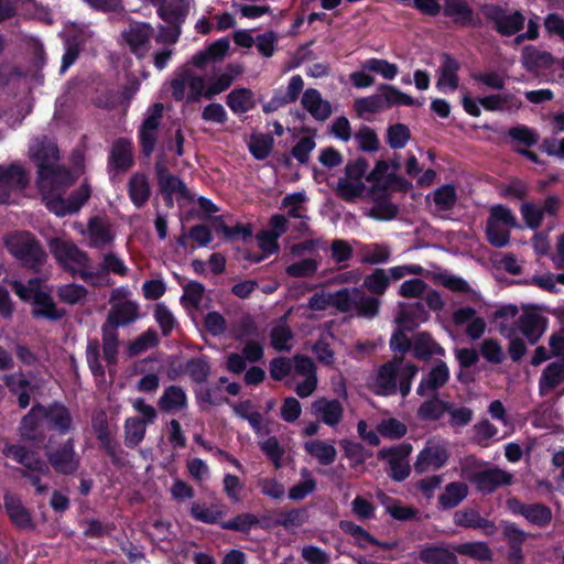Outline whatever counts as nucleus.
Returning a JSON list of instances; mask_svg holds the SVG:
<instances>
[{"label": "nucleus", "instance_id": "nucleus-1", "mask_svg": "<svg viewBox=\"0 0 564 564\" xmlns=\"http://www.w3.org/2000/svg\"><path fill=\"white\" fill-rule=\"evenodd\" d=\"M403 358L394 356L392 360L382 364L371 384L376 395L390 397L398 392L405 398L410 394L412 381L419 372V367L412 362L403 365Z\"/></svg>", "mask_w": 564, "mask_h": 564}, {"label": "nucleus", "instance_id": "nucleus-2", "mask_svg": "<svg viewBox=\"0 0 564 564\" xmlns=\"http://www.w3.org/2000/svg\"><path fill=\"white\" fill-rule=\"evenodd\" d=\"M8 251L20 265L33 273H39L47 259V253L36 237L29 231H19L6 240Z\"/></svg>", "mask_w": 564, "mask_h": 564}, {"label": "nucleus", "instance_id": "nucleus-3", "mask_svg": "<svg viewBox=\"0 0 564 564\" xmlns=\"http://www.w3.org/2000/svg\"><path fill=\"white\" fill-rule=\"evenodd\" d=\"M368 167V160L364 156L348 161L345 166V177L338 180L335 188L336 195L345 202H355L361 197L366 189L362 180L367 176Z\"/></svg>", "mask_w": 564, "mask_h": 564}, {"label": "nucleus", "instance_id": "nucleus-4", "mask_svg": "<svg viewBox=\"0 0 564 564\" xmlns=\"http://www.w3.org/2000/svg\"><path fill=\"white\" fill-rule=\"evenodd\" d=\"M485 19L495 24V30L502 36L518 34L524 28L525 17L521 11L508 14L500 4L487 3L480 8Z\"/></svg>", "mask_w": 564, "mask_h": 564}, {"label": "nucleus", "instance_id": "nucleus-5", "mask_svg": "<svg viewBox=\"0 0 564 564\" xmlns=\"http://www.w3.org/2000/svg\"><path fill=\"white\" fill-rule=\"evenodd\" d=\"M48 247L56 262L73 275L76 274L73 265H78L80 268H86L88 265V254L72 241L53 238L50 240Z\"/></svg>", "mask_w": 564, "mask_h": 564}, {"label": "nucleus", "instance_id": "nucleus-6", "mask_svg": "<svg viewBox=\"0 0 564 564\" xmlns=\"http://www.w3.org/2000/svg\"><path fill=\"white\" fill-rule=\"evenodd\" d=\"M506 506L512 514L523 517L538 528H546L553 519L552 509L542 502L524 503L517 497H510Z\"/></svg>", "mask_w": 564, "mask_h": 564}, {"label": "nucleus", "instance_id": "nucleus-7", "mask_svg": "<svg viewBox=\"0 0 564 564\" xmlns=\"http://www.w3.org/2000/svg\"><path fill=\"white\" fill-rule=\"evenodd\" d=\"M412 445L401 443L391 447H383L378 452L379 460H387L390 466V478L394 481H403L411 474V467L404 459L411 454Z\"/></svg>", "mask_w": 564, "mask_h": 564}, {"label": "nucleus", "instance_id": "nucleus-8", "mask_svg": "<svg viewBox=\"0 0 564 564\" xmlns=\"http://www.w3.org/2000/svg\"><path fill=\"white\" fill-rule=\"evenodd\" d=\"M47 463L58 474L74 475L79 466L80 458L75 452L73 438L66 440L59 447L46 452Z\"/></svg>", "mask_w": 564, "mask_h": 564}, {"label": "nucleus", "instance_id": "nucleus-9", "mask_svg": "<svg viewBox=\"0 0 564 564\" xmlns=\"http://www.w3.org/2000/svg\"><path fill=\"white\" fill-rule=\"evenodd\" d=\"M36 182L43 194L53 195L72 185V175L67 169L54 164L37 171Z\"/></svg>", "mask_w": 564, "mask_h": 564}, {"label": "nucleus", "instance_id": "nucleus-10", "mask_svg": "<svg viewBox=\"0 0 564 564\" xmlns=\"http://www.w3.org/2000/svg\"><path fill=\"white\" fill-rule=\"evenodd\" d=\"M468 480L482 494H491L500 487L512 484V475L498 467L474 471Z\"/></svg>", "mask_w": 564, "mask_h": 564}, {"label": "nucleus", "instance_id": "nucleus-11", "mask_svg": "<svg viewBox=\"0 0 564 564\" xmlns=\"http://www.w3.org/2000/svg\"><path fill=\"white\" fill-rule=\"evenodd\" d=\"M36 410H42V419L46 420L52 430L61 435L69 433L73 427V417L69 409L59 401H54L47 405L35 403Z\"/></svg>", "mask_w": 564, "mask_h": 564}, {"label": "nucleus", "instance_id": "nucleus-12", "mask_svg": "<svg viewBox=\"0 0 564 564\" xmlns=\"http://www.w3.org/2000/svg\"><path fill=\"white\" fill-rule=\"evenodd\" d=\"M152 35L153 28L147 22L130 23L128 29L122 32V37L130 52L138 58H143L148 53Z\"/></svg>", "mask_w": 564, "mask_h": 564}, {"label": "nucleus", "instance_id": "nucleus-13", "mask_svg": "<svg viewBox=\"0 0 564 564\" xmlns=\"http://www.w3.org/2000/svg\"><path fill=\"white\" fill-rule=\"evenodd\" d=\"M443 14L451 18L459 28H477L481 24L479 17L466 0H445Z\"/></svg>", "mask_w": 564, "mask_h": 564}, {"label": "nucleus", "instance_id": "nucleus-14", "mask_svg": "<svg viewBox=\"0 0 564 564\" xmlns=\"http://www.w3.org/2000/svg\"><path fill=\"white\" fill-rule=\"evenodd\" d=\"M451 378V372L447 364L437 359L425 376L422 377L416 393L420 397H426L430 392L434 394L443 388Z\"/></svg>", "mask_w": 564, "mask_h": 564}, {"label": "nucleus", "instance_id": "nucleus-15", "mask_svg": "<svg viewBox=\"0 0 564 564\" xmlns=\"http://www.w3.org/2000/svg\"><path fill=\"white\" fill-rule=\"evenodd\" d=\"M502 535L508 545L507 560L509 564H523V543L528 533L514 522H507L502 528Z\"/></svg>", "mask_w": 564, "mask_h": 564}, {"label": "nucleus", "instance_id": "nucleus-16", "mask_svg": "<svg viewBox=\"0 0 564 564\" xmlns=\"http://www.w3.org/2000/svg\"><path fill=\"white\" fill-rule=\"evenodd\" d=\"M133 165L132 143L127 138H118L113 141L109 156L108 169L116 173L127 172Z\"/></svg>", "mask_w": 564, "mask_h": 564}, {"label": "nucleus", "instance_id": "nucleus-17", "mask_svg": "<svg viewBox=\"0 0 564 564\" xmlns=\"http://www.w3.org/2000/svg\"><path fill=\"white\" fill-rule=\"evenodd\" d=\"M454 523L465 529L481 530L486 535H494L497 532V525L494 521L481 517L478 510L465 508L454 513Z\"/></svg>", "mask_w": 564, "mask_h": 564}, {"label": "nucleus", "instance_id": "nucleus-18", "mask_svg": "<svg viewBox=\"0 0 564 564\" xmlns=\"http://www.w3.org/2000/svg\"><path fill=\"white\" fill-rule=\"evenodd\" d=\"M3 499L6 512L13 525L21 530H33L35 528L32 514L23 506L20 497L7 492Z\"/></svg>", "mask_w": 564, "mask_h": 564}, {"label": "nucleus", "instance_id": "nucleus-19", "mask_svg": "<svg viewBox=\"0 0 564 564\" xmlns=\"http://www.w3.org/2000/svg\"><path fill=\"white\" fill-rule=\"evenodd\" d=\"M419 560L424 564H458L453 544L427 543L419 552Z\"/></svg>", "mask_w": 564, "mask_h": 564}, {"label": "nucleus", "instance_id": "nucleus-20", "mask_svg": "<svg viewBox=\"0 0 564 564\" xmlns=\"http://www.w3.org/2000/svg\"><path fill=\"white\" fill-rule=\"evenodd\" d=\"M447 449L440 444H427L417 455L414 463L416 473L422 474L430 467L438 469L443 467L448 460Z\"/></svg>", "mask_w": 564, "mask_h": 564}, {"label": "nucleus", "instance_id": "nucleus-21", "mask_svg": "<svg viewBox=\"0 0 564 564\" xmlns=\"http://www.w3.org/2000/svg\"><path fill=\"white\" fill-rule=\"evenodd\" d=\"M31 315L33 318H44L57 322L67 314L65 308H58L50 292H37L32 304Z\"/></svg>", "mask_w": 564, "mask_h": 564}, {"label": "nucleus", "instance_id": "nucleus-22", "mask_svg": "<svg viewBox=\"0 0 564 564\" xmlns=\"http://www.w3.org/2000/svg\"><path fill=\"white\" fill-rule=\"evenodd\" d=\"M159 6L158 15L171 26L170 43L174 44L181 36V26L188 14V9L183 4L174 3H170L167 6L161 3Z\"/></svg>", "mask_w": 564, "mask_h": 564}, {"label": "nucleus", "instance_id": "nucleus-23", "mask_svg": "<svg viewBox=\"0 0 564 564\" xmlns=\"http://www.w3.org/2000/svg\"><path fill=\"white\" fill-rule=\"evenodd\" d=\"M430 317L425 305L422 302L405 305L399 304V312L395 323L403 326L408 332H413L421 323L426 322Z\"/></svg>", "mask_w": 564, "mask_h": 564}, {"label": "nucleus", "instance_id": "nucleus-24", "mask_svg": "<svg viewBox=\"0 0 564 564\" xmlns=\"http://www.w3.org/2000/svg\"><path fill=\"white\" fill-rule=\"evenodd\" d=\"M180 371L169 372V378L174 380L181 372L186 373L191 381L197 386H202L207 382L210 376L212 368L206 356L193 357L186 360L184 366H181Z\"/></svg>", "mask_w": 564, "mask_h": 564}, {"label": "nucleus", "instance_id": "nucleus-25", "mask_svg": "<svg viewBox=\"0 0 564 564\" xmlns=\"http://www.w3.org/2000/svg\"><path fill=\"white\" fill-rule=\"evenodd\" d=\"M412 352L415 359L429 361L433 356H445L442 347L429 332H419L413 337Z\"/></svg>", "mask_w": 564, "mask_h": 564}, {"label": "nucleus", "instance_id": "nucleus-26", "mask_svg": "<svg viewBox=\"0 0 564 564\" xmlns=\"http://www.w3.org/2000/svg\"><path fill=\"white\" fill-rule=\"evenodd\" d=\"M301 104L303 108L317 121H325L332 115L330 102L324 100L319 90L307 88L302 96Z\"/></svg>", "mask_w": 564, "mask_h": 564}, {"label": "nucleus", "instance_id": "nucleus-27", "mask_svg": "<svg viewBox=\"0 0 564 564\" xmlns=\"http://www.w3.org/2000/svg\"><path fill=\"white\" fill-rule=\"evenodd\" d=\"M312 411L328 426H336L341 421L344 414V408L337 399L319 398L313 402Z\"/></svg>", "mask_w": 564, "mask_h": 564}, {"label": "nucleus", "instance_id": "nucleus-28", "mask_svg": "<svg viewBox=\"0 0 564 564\" xmlns=\"http://www.w3.org/2000/svg\"><path fill=\"white\" fill-rule=\"evenodd\" d=\"M547 324V318L535 312L523 313L518 321L520 332L533 345L544 333Z\"/></svg>", "mask_w": 564, "mask_h": 564}, {"label": "nucleus", "instance_id": "nucleus-29", "mask_svg": "<svg viewBox=\"0 0 564 564\" xmlns=\"http://www.w3.org/2000/svg\"><path fill=\"white\" fill-rule=\"evenodd\" d=\"M159 409L164 413H175L188 406L187 395L181 386H169L158 401Z\"/></svg>", "mask_w": 564, "mask_h": 564}, {"label": "nucleus", "instance_id": "nucleus-30", "mask_svg": "<svg viewBox=\"0 0 564 564\" xmlns=\"http://www.w3.org/2000/svg\"><path fill=\"white\" fill-rule=\"evenodd\" d=\"M459 68L460 64L452 54L443 53L440 76L436 82L437 89L443 90L445 87H448L452 91L456 90L459 85Z\"/></svg>", "mask_w": 564, "mask_h": 564}, {"label": "nucleus", "instance_id": "nucleus-31", "mask_svg": "<svg viewBox=\"0 0 564 564\" xmlns=\"http://www.w3.org/2000/svg\"><path fill=\"white\" fill-rule=\"evenodd\" d=\"M128 195L135 208H142L151 196L149 180L144 173L132 174L127 184Z\"/></svg>", "mask_w": 564, "mask_h": 564}, {"label": "nucleus", "instance_id": "nucleus-32", "mask_svg": "<svg viewBox=\"0 0 564 564\" xmlns=\"http://www.w3.org/2000/svg\"><path fill=\"white\" fill-rule=\"evenodd\" d=\"M139 317V305L133 301H123L112 305L107 316L109 324L115 327L126 326Z\"/></svg>", "mask_w": 564, "mask_h": 564}, {"label": "nucleus", "instance_id": "nucleus-33", "mask_svg": "<svg viewBox=\"0 0 564 564\" xmlns=\"http://www.w3.org/2000/svg\"><path fill=\"white\" fill-rule=\"evenodd\" d=\"M226 105L235 115L246 113L256 107L254 94L250 88H235L226 96Z\"/></svg>", "mask_w": 564, "mask_h": 564}, {"label": "nucleus", "instance_id": "nucleus-34", "mask_svg": "<svg viewBox=\"0 0 564 564\" xmlns=\"http://www.w3.org/2000/svg\"><path fill=\"white\" fill-rule=\"evenodd\" d=\"M554 57L546 51L525 47L522 53V65L530 73H539L552 67Z\"/></svg>", "mask_w": 564, "mask_h": 564}, {"label": "nucleus", "instance_id": "nucleus-35", "mask_svg": "<svg viewBox=\"0 0 564 564\" xmlns=\"http://www.w3.org/2000/svg\"><path fill=\"white\" fill-rule=\"evenodd\" d=\"M468 495V487L463 481H453L445 486L438 496V509L449 510L457 507Z\"/></svg>", "mask_w": 564, "mask_h": 564}, {"label": "nucleus", "instance_id": "nucleus-36", "mask_svg": "<svg viewBox=\"0 0 564 564\" xmlns=\"http://www.w3.org/2000/svg\"><path fill=\"white\" fill-rule=\"evenodd\" d=\"M564 382V362H550L542 371L539 379L541 394L551 392Z\"/></svg>", "mask_w": 564, "mask_h": 564}, {"label": "nucleus", "instance_id": "nucleus-37", "mask_svg": "<svg viewBox=\"0 0 564 564\" xmlns=\"http://www.w3.org/2000/svg\"><path fill=\"white\" fill-rule=\"evenodd\" d=\"M40 417H42V410H36L34 404L21 420L20 432L22 438L36 444L44 441V433L39 431Z\"/></svg>", "mask_w": 564, "mask_h": 564}, {"label": "nucleus", "instance_id": "nucleus-38", "mask_svg": "<svg viewBox=\"0 0 564 564\" xmlns=\"http://www.w3.org/2000/svg\"><path fill=\"white\" fill-rule=\"evenodd\" d=\"M195 400L200 409L204 405L218 406L229 402L223 394V388L219 384L196 386L193 388Z\"/></svg>", "mask_w": 564, "mask_h": 564}, {"label": "nucleus", "instance_id": "nucleus-39", "mask_svg": "<svg viewBox=\"0 0 564 564\" xmlns=\"http://www.w3.org/2000/svg\"><path fill=\"white\" fill-rule=\"evenodd\" d=\"M387 186H382V195L373 199V206L369 212V216L376 220L389 221L394 219L399 214V206L393 204L388 193Z\"/></svg>", "mask_w": 564, "mask_h": 564}, {"label": "nucleus", "instance_id": "nucleus-40", "mask_svg": "<svg viewBox=\"0 0 564 564\" xmlns=\"http://www.w3.org/2000/svg\"><path fill=\"white\" fill-rule=\"evenodd\" d=\"M89 246L102 249L113 240L110 228L98 217H93L88 223Z\"/></svg>", "mask_w": 564, "mask_h": 564}, {"label": "nucleus", "instance_id": "nucleus-41", "mask_svg": "<svg viewBox=\"0 0 564 564\" xmlns=\"http://www.w3.org/2000/svg\"><path fill=\"white\" fill-rule=\"evenodd\" d=\"M456 554L467 556L478 562H489L492 560V551L486 542L474 541L460 544H453Z\"/></svg>", "mask_w": 564, "mask_h": 564}, {"label": "nucleus", "instance_id": "nucleus-42", "mask_svg": "<svg viewBox=\"0 0 564 564\" xmlns=\"http://www.w3.org/2000/svg\"><path fill=\"white\" fill-rule=\"evenodd\" d=\"M304 449L308 455L316 458L318 463L324 466L333 464L337 455L335 446L322 440L305 442Z\"/></svg>", "mask_w": 564, "mask_h": 564}, {"label": "nucleus", "instance_id": "nucleus-43", "mask_svg": "<svg viewBox=\"0 0 564 564\" xmlns=\"http://www.w3.org/2000/svg\"><path fill=\"white\" fill-rule=\"evenodd\" d=\"M0 183L12 192L14 188L24 189L29 185V178L22 166L12 163L8 166L0 165Z\"/></svg>", "mask_w": 564, "mask_h": 564}, {"label": "nucleus", "instance_id": "nucleus-44", "mask_svg": "<svg viewBox=\"0 0 564 564\" xmlns=\"http://www.w3.org/2000/svg\"><path fill=\"white\" fill-rule=\"evenodd\" d=\"M378 91L382 95V100L386 109L392 108L394 106H414L416 105V100L410 95L401 91L393 85L389 84H380L378 86Z\"/></svg>", "mask_w": 564, "mask_h": 564}, {"label": "nucleus", "instance_id": "nucleus-45", "mask_svg": "<svg viewBox=\"0 0 564 564\" xmlns=\"http://www.w3.org/2000/svg\"><path fill=\"white\" fill-rule=\"evenodd\" d=\"M449 408L451 403L441 400L435 393L432 399L421 403L417 416L423 421H438Z\"/></svg>", "mask_w": 564, "mask_h": 564}, {"label": "nucleus", "instance_id": "nucleus-46", "mask_svg": "<svg viewBox=\"0 0 564 564\" xmlns=\"http://www.w3.org/2000/svg\"><path fill=\"white\" fill-rule=\"evenodd\" d=\"M30 156L37 166V171H42L43 166L56 164L59 159L58 148L51 142H41L35 150H31Z\"/></svg>", "mask_w": 564, "mask_h": 564}, {"label": "nucleus", "instance_id": "nucleus-47", "mask_svg": "<svg viewBox=\"0 0 564 564\" xmlns=\"http://www.w3.org/2000/svg\"><path fill=\"white\" fill-rule=\"evenodd\" d=\"M191 516L196 521L216 524L224 518L225 511L218 505L208 507L206 503L193 502L191 507Z\"/></svg>", "mask_w": 564, "mask_h": 564}, {"label": "nucleus", "instance_id": "nucleus-48", "mask_svg": "<svg viewBox=\"0 0 564 564\" xmlns=\"http://www.w3.org/2000/svg\"><path fill=\"white\" fill-rule=\"evenodd\" d=\"M254 408V404L251 400L247 399L240 401L239 403L232 406L234 413L242 420L248 421L252 431L257 434L261 433L263 426V415L258 411H251Z\"/></svg>", "mask_w": 564, "mask_h": 564}, {"label": "nucleus", "instance_id": "nucleus-49", "mask_svg": "<svg viewBox=\"0 0 564 564\" xmlns=\"http://www.w3.org/2000/svg\"><path fill=\"white\" fill-rule=\"evenodd\" d=\"M147 432L145 422L138 417H128L124 421V444L129 448H135L144 438Z\"/></svg>", "mask_w": 564, "mask_h": 564}, {"label": "nucleus", "instance_id": "nucleus-50", "mask_svg": "<svg viewBox=\"0 0 564 564\" xmlns=\"http://www.w3.org/2000/svg\"><path fill=\"white\" fill-rule=\"evenodd\" d=\"M381 301L378 297L367 295L362 290H358L355 312L358 317L373 319L379 315Z\"/></svg>", "mask_w": 564, "mask_h": 564}, {"label": "nucleus", "instance_id": "nucleus-51", "mask_svg": "<svg viewBox=\"0 0 564 564\" xmlns=\"http://www.w3.org/2000/svg\"><path fill=\"white\" fill-rule=\"evenodd\" d=\"M359 288H344L332 293V306L340 313L355 311Z\"/></svg>", "mask_w": 564, "mask_h": 564}, {"label": "nucleus", "instance_id": "nucleus-52", "mask_svg": "<svg viewBox=\"0 0 564 564\" xmlns=\"http://www.w3.org/2000/svg\"><path fill=\"white\" fill-rule=\"evenodd\" d=\"M292 339V329L285 321L273 326L270 330V344L276 351H290L292 346L289 343Z\"/></svg>", "mask_w": 564, "mask_h": 564}, {"label": "nucleus", "instance_id": "nucleus-53", "mask_svg": "<svg viewBox=\"0 0 564 564\" xmlns=\"http://www.w3.org/2000/svg\"><path fill=\"white\" fill-rule=\"evenodd\" d=\"M88 294L87 289L82 284L67 283L57 286L56 295L62 303L76 305L82 303Z\"/></svg>", "mask_w": 564, "mask_h": 564}, {"label": "nucleus", "instance_id": "nucleus-54", "mask_svg": "<svg viewBox=\"0 0 564 564\" xmlns=\"http://www.w3.org/2000/svg\"><path fill=\"white\" fill-rule=\"evenodd\" d=\"M99 448L105 452L110 462L116 467L124 466L126 452L120 444L112 437L111 433L97 438Z\"/></svg>", "mask_w": 564, "mask_h": 564}, {"label": "nucleus", "instance_id": "nucleus-55", "mask_svg": "<svg viewBox=\"0 0 564 564\" xmlns=\"http://www.w3.org/2000/svg\"><path fill=\"white\" fill-rule=\"evenodd\" d=\"M158 130L155 126L142 121L138 130L140 151L143 156L150 158L158 142Z\"/></svg>", "mask_w": 564, "mask_h": 564}, {"label": "nucleus", "instance_id": "nucleus-56", "mask_svg": "<svg viewBox=\"0 0 564 564\" xmlns=\"http://www.w3.org/2000/svg\"><path fill=\"white\" fill-rule=\"evenodd\" d=\"M215 230L218 234H223L225 240L227 241H236L238 239H242L243 241H246L247 239L252 237V228L250 225H243L239 223L230 227L226 225V223L220 218L217 219Z\"/></svg>", "mask_w": 564, "mask_h": 564}, {"label": "nucleus", "instance_id": "nucleus-57", "mask_svg": "<svg viewBox=\"0 0 564 564\" xmlns=\"http://www.w3.org/2000/svg\"><path fill=\"white\" fill-rule=\"evenodd\" d=\"M511 144H522L527 148L534 147L540 140V134L525 124H518L508 130Z\"/></svg>", "mask_w": 564, "mask_h": 564}, {"label": "nucleus", "instance_id": "nucleus-58", "mask_svg": "<svg viewBox=\"0 0 564 564\" xmlns=\"http://www.w3.org/2000/svg\"><path fill=\"white\" fill-rule=\"evenodd\" d=\"M159 343L160 339L156 330L154 328H148L129 344L128 352L130 356H138L148 349L156 347Z\"/></svg>", "mask_w": 564, "mask_h": 564}, {"label": "nucleus", "instance_id": "nucleus-59", "mask_svg": "<svg viewBox=\"0 0 564 564\" xmlns=\"http://www.w3.org/2000/svg\"><path fill=\"white\" fill-rule=\"evenodd\" d=\"M362 285L372 294L383 295L390 285V278L384 269L377 268L366 275Z\"/></svg>", "mask_w": 564, "mask_h": 564}, {"label": "nucleus", "instance_id": "nucleus-60", "mask_svg": "<svg viewBox=\"0 0 564 564\" xmlns=\"http://www.w3.org/2000/svg\"><path fill=\"white\" fill-rule=\"evenodd\" d=\"M258 517L250 512L239 513L235 518L220 522V527L225 530H230L240 533H249L253 527L259 524Z\"/></svg>", "mask_w": 564, "mask_h": 564}, {"label": "nucleus", "instance_id": "nucleus-61", "mask_svg": "<svg viewBox=\"0 0 564 564\" xmlns=\"http://www.w3.org/2000/svg\"><path fill=\"white\" fill-rule=\"evenodd\" d=\"M306 509L294 508L288 511H278L273 525L289 529L291 527H302L306 522Z\"/></svg>", "mask_w": 564, "mask_h": 564}, {"label": "nucleus", "instance_id": "nucleus-62", "mask_svg": "<svg viewBox=\"0 0 564 564\" xmlns=\"http://www.w3.org/2000/svg\"><path fill=\"white\" fill-rule=\"evenodd\" d=\"M362 68L368 69L369 72L377 73L381 75L384 79L389 80L393 79L399 73L397 64L377 57L366 59L362 63Z\"/></svg>", "mask_w": 564, "mask_h": 564}, {"label": "nucleus", "instance_id": "nucleus-63", "mask_svg": "<svg viewBox=\"0 0 564 564\" xmlns=\"http://www.w3.org/2000/svg\"><path fill=\"white\" fill-rule=\"evenodd\" d=\"M411 138V131L404 123H394L387 129V143L391 149H403Z\"/></svg>", "mask_w": 564, "mask_h": 564}, {"label": "nucleus", "instance_id": "nucleus-64", "mask_svg": "<svg viewBox=\"0 0 564 564\" xmlns=\"http://www.w3.org/2000/svg\"><path fill=\"white\" fill-rule=\"evenodd\" d=\"M273 144L274 140L271 134L253 135L249 144V151L256 160L262 161L270 155Z\"/></svg>", "mask_w": 564, "mask_h": 564}]
</instances>
